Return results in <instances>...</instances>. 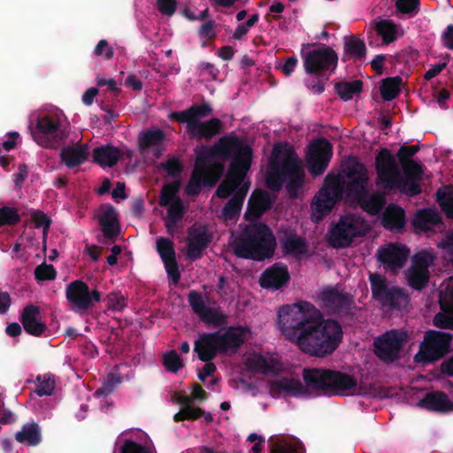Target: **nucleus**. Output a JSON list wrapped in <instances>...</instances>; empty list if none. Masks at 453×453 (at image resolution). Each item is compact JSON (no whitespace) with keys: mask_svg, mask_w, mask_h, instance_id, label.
<instances>
[{"mask_svg":"<svg viewBox=\"0 0 453 453\" xmlns=\"http://www.w3.org/2000/svg\"><path fill=\"white\" fill-rule=\"evenodd\" d=\"M276 326L299 349L315 357L334 352L343 335L338 322L322 319L319 311L307 302L280 306L277 311Z\"/></svg>","mask_w":453,"mask_h":453,"instance_id":"obj_1","label":"nucleus"},{"mask_svg":"<svg viewBox=\"0 0 453 453\" xmlns=\"http://www.w3.org/2000/svg\"><path fill=\"white\" fill-rule=\"evenodd\" d=\"M367 180V170L355 159L349 160L347 168L337 175H327L324 186L311 203L312 220L319 221L324 219L344 194L356 199L365 211L377 214L384 204V197L380 194L370 195L365 191Z\"/></svg>","mask_w":453,"mask_h":453,"instance_id":"obj_2","label":"nucleus"},{"mask_svg":"<svg viewBox=\"0 0 453 453\" xmlns=\"http://www.w3.org/2000/svg\"><path fill=\"white\" fill-rule=\"evenodd\" d=\"M244 146L250 145L246 141L229 134L222 137L213 148H201L197 150V157L192 177L187 186V193L197 194L202 184L214 185L223 171L221 160L229 157L232 163L234 156L241 158V147Z\"/></svg>","mask_w":453,"mask_h":453,"instance_id":"obj_3","label":"nucleus"},{"mask_svg":"<svg viewBox=\"0 0 453 453\" xmlns=\"http://www.w3.org/2000/svg\"><path fill=\"white\" fill-rule=\"evenodd\" d=\"M403 153L412 156L416 153L413 147L402 148L399 151L401 165L403 170L400 173L395 157L387 150H381L376 157V170L378 174L377 186L385 190L397 188L401 192L413 196L419 192L418 183L422 170L419 164L413 160L404 159Z\"/></svg>","mask_w":453,"mask_h":453,"instance_id":"obj_4","label":"nucleus"},{"mask_svg":"<svg viewBox=\"0 0 453 453\" xmlns=\"http://www.w3.org/2000/svg\"><path fill=\"white\" fill-rule=\"evenodd\" d=\"M241 162L240 158L234 156L224 181L217 190L219 197L232 196L223 210L226 221L234 220L239 216L250 188V181L246 179V175L251 165L252 152L250 146L241 147Z\"/></svg>","mask_w":453,"mask_h":453,"instance_id":"obj_5","label":"nucleus"},{"mask_svg":"<svg viewBox=\"0 0 453 453\" xmlns=\"http://www.w3.org/2000/svg\"><path fill=\"white\" fill-rule=\"evenodd\" d=\"M302 162L297 158L292 146L279 143L273 148L269 164L265 169L266 185L273 190H279L288 180V189L296 194L304 179Z\"/></svg>","mask_w":453,"mask_h":453,"instance_id":"obj_6","label":"nucleus"},{"mask_svg":"<svg viewBox=\"0 0 453 453\" xmlns=\"http://www.w3.org/2000/svg\"><path fill=\"white\" fill-rule=\"evenodd\" d=\"M303 378L313 395H363L361 386L353 375L335 370L305 369Z\"/></svg>","mask_w":453,"mask_h":453,"instance_id":"obj_7","label":"nucleus"},{"mask_svg":"<svg viewBox=\"0 0 453 453\" xmlns=\"http://www.w3.org/2000/svg\"><path fill=\"white\" fill-rule=\"evenodd\" d=\"M230 245L240 257L263 260L273 255L276 241L267 226L250 224L241 235H233Z\"/></svg>","mask_w":453,"mask_h":453,"instance_id":"obj_8","label":"nucleus"},{"mask_svg":"<svg viewBox=\"0 0 453 453\" xmlns=\"http://www.w3.org/2000/svg\"><path fill=\"white\" fill-rule=\"evenodd\" d=\"M32 137L42 147L54 148L67 136L69 123L64 112L57 107L42 109L30 115Z\"/></svg>","mask_w":453,"mask_h":453,"instance_id":"obj_9","label":"nucleus"},{"mask_svg":"<svg viewBox=\"0 0 453 453\" xmlns=\"http://www.w3.org/2000/svg\"><path fill=\"white\" fill-rule=\"evenodd\" d=\"M250 336V330L246 326H231L213 334H203L196 342L195 351L201 360L208 362L218 354L235 352Z\"/></svg>","mask_w":453,"mask_h":453,"instance_id":"obj_10","label":"nucleus"},{"mask_svg":"<svg viewBox=\"0 0 453 453\" xmlns=\"http://www.w3.org/2000/svg\"><path fill=\"white\" fill-rule=\"evenodd\" d=\"M370 229V225L359 215L342 216L331 228L328 242L334 248L350 245L355 238L364 236Z\"/></svg>","mask_w":453,"mask_h":453,"instance_id":"obj_11","label":"nucleus"},{"mask_svg":"<svg viewBox=\"0 0 453 453\" xmlns=\"http://www.w3.org/2000/svg\"><path fill=\"white\" fill-rule=\"evenodd\" d=\"M207 105L195 106L187 111L172 114L180 122L187 124V129L193 137H210L219 133L221 122L218 119H212L207 122H201V119L211 112Z\"/></svg>","mask_w":453,"mask_h":453,"instance_id":"obj_12","label":"nucleus"},{"mask_svg":"<svg viewBox=\"0 0 453 453\" xmlns=\"http://www.w3.org/2000/svg\"><path fill=\"white\" fill-rule=\"evenodd\" d=\"M452 335L449 333L430 330L426 333L419 351L415 356L418 362H434L450 350Z\"/></svg>","mask_w":453,"mask_h":453,"instance_id":"obj_13","label":"nucleus"},{"mask_svg":"<svg viewBox=\"0 0 453 453\" xmlns=\"http://www.w3.org/2000/svg\"><path fill=\"white\" fill-rule=\"evenodd\" d=\"M370 281L373 297L382 305L402 308L408 303V296L399 288L388 285L379 274H371Z\"/></svg>","mask_w":453,"mask_h":453,"instance_id":"obj_14","label":"nucleus"},{"mask_svg":"<svg viewBox=\"0 0 453 453\" xmlns=\"http://www.w3.org/2000/svg\"><path fill=\"white\" fill-rule=\"evenodd\" d=\"M178 189V182L167 184L162 188L160 196V205L167 209L165 220L169 234L173 233L176 224L181 219L185 211L181 200L176 196Z\"/></svg>","mask_w":453,"mask_h":453,"instance_id":"obj_15","label":"nucleus"},{"mask_svg":"<svg viewBox=\"0 0 453 453\" xmlns=\"http://www.w3.org/2000/svg\"><path fill=\"white\" fill-rule=\"evenodd\" d=\"M434 255L430 250H421L415 253L411 266L406 272L408 284L416 289L423 288L428 281V267L433 265Z\"/></svg>","mask_w":453,"mask_h":453,"instance_id":"obj_16","label":"nucleus"},{"mask_svg":"<svg viewBox=\"0 0 453 453\" xmlns=\"http://www.w3.org/2000/svg\"><path fill=\"white\" fill-rule=\"evenodd\" d=\"M69 306L76 312H83L94 306L100 300L97 290H90L86 283L75 280L70 283L65 289Z\"/></svg>","mask_w":453,"mask_h":453,"instance_id":"obj_17","label":"nucleus"},{"mask_svg":"<svg viewBox=\"0 0 453 453\" xmlns=\"http://www.w3.org/2000/svg\"><path fill=\"white\" fill-rule=\"evenodd\" d=\"M188 301L194 312L205 323L220 326L226 322V317L220 311L218 304L196 291L189 293Z\"/></svg>","mask_w":453,"mask_h":453,"instance_id":"obj_18","label":"nucleus"},{"mask_svg":"<svg viewBox=\"0 0 453 453\" xmlns=\"http://www.w3.org/2000/svg\"><path fill=\"white\" fill-rule=\"evenodd\" d=\"M304 69L309 73H319L325 70L334 69L337 65L335 52L326 46H320L313 50L305 51L302 49Z\"/></svg>","mask_w":453,"mask_h":453,"instance_id":"obj_19","label":"nucleus"},{"mask_svg":"<svg viewBox=\"0 0 453 453\" xmlns=\"http://www.w3.org/2000/svg\"><path fill=\"white\" fill-rule=\"evenodd\" d=\"M333 148L326 139L311 142L308 147L306 164L312 175L323 173L332 157Z\"/></svg>","mask_w":453,"mask_h":453,"instance_id":"obj_20","label":"nucleus"},{"mask_svg":"<svg viewBox=\"0 0 453 453\" xmlns=\"http://www.w3.org/2000/svg\"><path fill=\"white\" fill-rule=\"evenodd\" d=\"M244 363L248 370L265 375H278L284 370L283 364L275 354L248 352L245 354Z\"/></svg>","mask_w":453,"mask_h":453,"instance_id":"obj_21","label":"nucleus"},{"mask_svg":"<svg viewBox=\"0 0 453 453\" xmlns=\"http://www.w3.org/2000/svg\"><path fill=\"white\" fill-rule=\"evenodd\" d=\"M406 339L407 334L405 332L388 331L375 340V352L380 359L392 361L398 357Z\"/></svg>","mask_w":453,"mask_h":453,"instance_id":"obj_22","label":"nucleus"},{"mask_svg":"<svg viewBox=\"0 0 453 453\" xmlns=\"http://www.w3.org/2000/svg\"><path fill=\"white\" fill-rule=\"evenodd\" d=\"M439 303L441 311L434 319V326L453 329V278L441 285Z\"/></svg>","mask_w":453,"mask_h":453,"instance_id":"obj_23","label":"nucleus"},{"mask_svg":"<svg viewBox=\"0 0 453 453\" xmlns=\"http://www.w3.org/2000/svg\"><path fill=\"white\" fill-rule=\"evenodd\" d=\"M410 256V250L401 243H388L380 247L377 258L386 269L395 271L405 264Z\"/></svg>","mask_w":453,"mask_h":453,"instance_id":"obj_24","label":"nucleus"},{"mask_svg":"<svg viewBox=\"0 0 453 453\" xmlns=\"http://www.w3.org/2000/svg\"><path fill=\"white\" fill-rule=\"evenodd\" d=\"M165 135L160 130H148L139 135V150L147 161L153 162L164 150Z\"/></svg>","mask_w":453,"mask_h":453,"instance_id":"obj_25","label":"nucleus"},{"mask_svg":"<svg viewBox=\"0 0 453 453\" xmlns=\"http://www.w3.org/2000/svg\"><path fill=\"white\" fill-rule=\"evenodd\" d=\"M205 398V392L203 388L195 385L191 396L185 395L179 392L174 395L175 402L181 404V408L178 413L174 415L175 421H180L183 419H195L201 416L202 410L199 408H194L190 405L192 400H199Z\"/></svg>","mask_w":453,"mask_h":453,"instance_id":"obj_26","label":"nucleus"},{"mask_svg":"<svg viewBox=\"0 0 453 453\" xmlns=\"http://www.w3.org/2000/svg\"><path fill=\"white\" fill-rule=\"evenodd\" d=\"M157 250L164 262L168 276L176 284L180 280V273L173 242L167 238H158L157 240Z\"/></svg>","mask_w":453,"mask_h":453,"instance_id":"obj_27","label":"nucleus"},{"mask_svg":"<svg viewBox=\"0 0 453 453\" xmlns=\"http://www.w3.org/2000/svg\"><path fill=\"white\" fill-rule=\"evenodd\" d=\"M211 241V235L205 226L195 225L189 230L188 239L187 256L190 259H196L200 257L202 250Z\"/></svg>","mask_w":453,"mask_h":453,"instance_id":"obj_28","label":"nucleus"},{"mask_svg":"<svg viewBox=\"0 0 453 453\" xmlns=\"http://www.w3.org/2000/svg\"><path fill=\"white\" fill-rule=\"evenodd\" d=\"M271 389L274 393H279L288 396H303L308 394L312 395L306 386L303 387L301 381L293 376L280 377L273 381L271 383Z\"/></svg>","mask_w":453,"mask_h":453,"instance_id":"obj_29","label":"nucleus"},{"mask_svg":"<svg viewBox=\"0 0 453 453\" xmlns=\"http://www.w3.org/2000/svg\"><path fill=\"white\" fill-rule=\"evenodd\" d=\"M273 202V197L265 192L256 190L252 193L245 218L249 221H253L260 217Z\"/></svg>","mask_w":453,"mask_h":453,"instance_id":"obj_30","label":"nucleus"},{"mask_svg":"<svg viewBox=\"0 0 453 453\" xmlns=\"http://www.w3.org/2000/svg\"><path fill=\"white\" fill-rule=\"evenodd\" d=\"M60 156L65 166L74 168L88 160L89 147L88 144L68 145L62 149Z\"/></svg>","mask_w":453,"mask_h":453,"instance_id":"obj_31","label":"nucleus"},{"mask_svg":"<svg viewBox=\"0 0 453 453\" xmlns=\"http://www.w3.org/2000/svg\"><path fill=\"white\" fill-rule=\"evenodd\" d=\"M289 280L285 266L275 265L264 272L260 277V285L265 288L279 289Z\"/></svg>","mask_w":453,"mask_h":453,"instance_id":"obj_32","label":"nucleus"},{"mask_svg":"<svg viewBox=\"0 0 453 453\" xmlns=\"http://www.w3.org/2000/svg\"><path fill=\"white\" fill-rule=\"evenodd\" d=\"M418 406L432 411L449 412L453 411V400L442 392H434L419 400Z\"/></svg>","mask_w":453,"mask_h":453,"instance_id":"obj_33","label":"nucleus"},{"mask_svg":"<svg viewBox=\"0 0 453 453\" xmlns=\"http://www.w3.org/2000/svg\"><path fill=\"white\" fill-rule=\"evenodd\" d=\"M320 306L329 311H335L345 305L349 296L334 288H324L319 296Z\"/></svg>","mask_w":453,"mask_h":453,"instance_id":"obj_34","label":"nucleus"},{"mask_svg":"<svg viewBox=\"0 0 453 453\" xmlns=\"http://www.w3.org/2000/svg\"><path fill=\"white\" fill-rule=\"evenodd\" d=\"M413 226L417 232H428L441 227L439 213L433 209L418 211L413 219Z\"/></svg>","mask_w":453,"mask_h":453,"instance_id":"obj_35","label":"nucleus"},{"mask_svg":"<svg viewBox=\"0 0 453 453\" xmlns=\"http://www.w3.org/2000/svg\"><path fill=\"white\" fill-rule=\"evenodd\" d=\"M22 325L28 334L36 336L42 334L46 328L45 325L41 321L39 309L32 305L24 309Z\"/></svg>","mask_w":453,"mask_h":453,"instance_id":"obj_36","label":"nucleus"},{"mask_svg":"<svg viewBox=\"0 0 453 453\" xmlns=\"http://www.w3.org/2000/svg\"><path fill=\"white\" fill-rule=\"evenodd\" d=\"M99 222L106 236H113L119 232V219L116 211L110 205H102L97 212Z\"/></svg>","mask_w":453,"mask_h":453,"instance_id":"obj_37","label":"nucleus"},{"mask_svg":"<svg viewBox=\"0 0 453 453\" xmlns=\"http://www.w3.org/2000/svg\"><path fill=\"white\" fill-rule=\"evenodd\" d=\"M94 161L102 167H111L114 165L120 157V151L119 149L104 145L100 146L93 150Z\"/></svg>","mask_w":453,"mask_h":453,"instance_id":"obj_38","label":"nucleus"},{"mask_svg":"<svg viewBox=\"0 0 453 453\" xmlns=\"http://www.w3.org/2000/svg\"><path fill=\"white\" fill-rule=\"evenodd\" d=\"M146 435L136 431L130 438L124 440L115 453H149L145 445Z\"/></svg>","mask_w":453,"mask_h":453,"instance_id":"obj_39","label":"nucleus"},{"mask_svg":"<svg viewBox=\"0 0 453 453\" xmlns=\"http://www.w3.org/2000/svg\"><path fill=\"white\" fill-rule=\"evenodd\" d=\"M15 437L20 443L35 446L42 441L41 429L35 422L27 423L17 432Z\"/></svg>","mask_w":453,"mask_h":453,"instance_id":"obj_40","label":"nucleus"},{"mask_svg":"<svg viewBox=\"0 0 453 453\" xmlns=\"http://www.w3.org/2000/svg\"><path fill=\"white\" fill-rule=\"evenodd\" d=\"M404 223L403 209L395 205H389L386 208L382 217V224L385 227L390 230H399L403 227Z\"/></svg>","mask_w":453,"mask_h":453,"instance_id":"obj_41","label":"nucleus"},{"mask_svg":"<svg viewBox=\"0 0 453 453\" xmlns=\"http://www.w3.org/2000/svg\"><path fill=\"white\" fill-rule=\"evenodd\" d=\"M283 251L287 255L302 258L307 254V246L305 242L296 235H290L286 237L281 242Z\"/></svg>","mask_w":453,"mask_h":453,"instance_id":"obj_42","label":"nucleus"},{"mask_svg":"<svg viewBox=\"0 0 453 453\" xmlns=\"http://www.w3.org/2000/svg\"><path fill=\"white\" fill-rule=\"evenodd\" d=\"M376 30L386 43L393 42L399 34V29L391 20L381 19L376 23Z\"/></svg>","mask_w":453,"mask_h":453,"instance_id":"obj_43","label":"nucleus"},{"mask_svg":"<svg viewBox=\"0 0 453 453\" xmlns=\"http://www.w3.org/2000/svg\"><path fill=\"white\" fill-rule=\"evenodd\" d=\"M437 199L446 215L453 218V188L446 186L440 188L437 192Z\"/></svg>","mask_w":453,"mask_h":453,"instance_id":"obj_44","label":"nucleus"},{"mask_svg":"<svg viewBox=\"0 0 453 453\" xmlns=\"http://www.w3.org/2000/svg\"><path fill=\"white\" fill-rule=\"evenodd\" d=\"M400 85L401 79L399 77L384 80L380 87L383 99L390 101L395 98L399 92Z\"/></svg>","mask_w":453,"mask_h":453,"instance_id":"obj_45","label":"nucleus"},{"mask_svg":"<svg viewBox=\"0 0 453 453\" xmlns=\"http://www.w3.org/2000/svg\"><path fill=\"white\" fill-rule=\"evenodd\" d=\"M362 88V82L360 81H353L349 82H342L336 85V90L342 99L347 101L353 97Z\"/></svg>","mask_w":453,"mask_h":453,"instance_id":"obj_46","label":"nucleus"},{"mask_svg":"<svg viewBox=\"0 0 453 453\" xmlns=\"http://www.w3.org/2000/svg\"><path fill=\"white\" fill-rule=\"evenodd\" d=\"M344 49L348 55L356 59H362L365 55V46L360 40L351 39L346 42Z\"/></svg>","mask_w":453,"mask_h":453,"instance_id":"obj_47","label":"nucleus"},{"mask_svg":"<svg viewBox=\"0 0 453 453\" xmlns=\"http://www.w3.org/2000/svg\"><path fill=\"white\" fill-rule=\"evenodd\" d=\"M38 385L35 390L36 394L40 396L50 395L54 390L55 381L50 376H43L37 378Z\"/></svg>","mask_w":453,"mask_h":453,"instance_id":"obj_48","label":"nucleus"},{"mask_svg":"<svg viewBox=\"0 0 453 453\" xmlns=\"http://www.w3.org/2000/svg\"><path fill=\"white\" fill-rule=\"evenodd\" d=\"M164 365L172 372H176L183 366L182 360L175 351H169L165 354Z\"/></svg>","mask_w":453,"mask_h":453,"instance_id":"obj_49","label":"nucleus"},{"mask_svg":"<svg viewBox=\"0 0 453 453\" xmlns=\"http://www.w3.org/2000/svg\"><path fill=\"white\" fill-rule=\"evenodd\" d=\"M19 219V214L14 208L0 207V226L14 224Z\"/></svg>","mask_w":453,"mask_h":453,"instance_id":"obj_50","label":"nucleus"},{"mask_svg":"<svg viewBox=\"0 0 453 453\" xmlns=\"http://www.w3.org/2000/svg\"><path fill=\"white\" fill-rule=\"evenodd\" d=\"M35 273L39 280H50L56 277V271L51 265L42 264L37 266Z\"/></svg>","mask_w":453,"mask_h":453,"instance_id":"obj_51","label":"nucleus"},{"mask_svg":"<svg viewBox=\"0 0 453 453\" xmlns=\"http://www.w3.org/2000/svg\"><path fill=\"white\" fill-rule=\"evenodd\" d=\"M32 220L35 226V227H42L43 231V242H45L47 230L50 226V220L49 218L42 211H35L32 214Z\"/></svg>","mask_w":453,"mask_h":453,"instance_id":"obj_52","label":"nucleus"},{"mask_svg":"<svg viewBox=\"0 0 453 453\" xmlns=\"http://www.w3.org/2000/svg\"><path fill=\"white\" fill-rule=\"evenodd\" d=\"M275 453H303V448L300 441L291 440L278 446Z\"/></svg>","mask_w":453,"mask_h":453,"instance_id":"obj_53","label":"nucleus"},{"mask_svg":"<svg viewBox=\"0 0 453 453\" xmlns=\"http://www.w3.org/2000/svg\"><path fill=\"white\" fill-rule=\"evenodd\" d=\"M419 0H397L396 8L402 13L413 14L418 11Z\"/></svg>","mask_w":453,"mask_h":453,"instance_id":"obj_54","label":"nucleus"},{"mask_svg":"<svg viewBox=\"0 0 453 453\" xmlns=\"http://www.w3.org/2000/svg\"><path fill=\"white\" fill-rule=\"evenodd\" d=\"M107 305L113 311H121L126 306V300L120 294H111L107 297Z\"/></svg>","mask_w":453,"mask_h":453,"instance_id":"obj_55","label":"nucleus"},{"mask_svg":"<svg viewBox=\"0 0 453 453\" xmlns=\"http://www.w3.org/2000/svg\"><path fill=\"white\" fill-rule=\"evenodd\" d=\"M159 12L167 16H172L176 9L175 0H157Z\"/></svg>","mask_w":453,"mask_h":453,"instance_id":"obj_56","label":"nucleus"},{"mask_svg":"<svg viewBox=\"0 0 453 453\" xmlns=\"http://www.w3.org/2000/svg\"><path fill=\"white\" fill-rule=\"evenodd\" d=\"M95 54L110 59L112 58L113 52L108 42L105 40H101L95 49Z\"/></svg>","mask_w":453,"mask_h":453,"instance_id":"obj_57","label":"nucleus"},{"mask_svg":"<svg viewBox=\"0 0 453 453\" xmlns=\"http://www.w3.org/2000/svg\"><path fill=\"white\" fill-rule=\"evenodd\" d=\"M438 247L443 250L445 255L453 262V233L448 234L445 239L438 244Z\"/></svg>","mask_w":453,"mask_h":453,"instance_id":"obj_58","label":"nucleus"},{"mask_svg":"<svg viewBox=\"0 0 453 453\" xmlns=\"http://www.w3.org/2000/svg\"><path fill=\"white\" fill-rule=\"evenodd\" d=\"M96 85L98 87L107 86L111 91L117 92L119 90V84L114 79L111 78L106 79L103 76H97Z\"/></svg>","mask_w":453,"mask_h":453,"instance_id":"obj_59","label":"nucleus"},{"mask_svg":"<svg viewBox=\"0 0 453 453\" xmlns=\"http://www.w3.org/2000/svg\"><path fill=\"white\" fill-rule=\"evenodd\" d=\"M163 169L172 176H175L181 170L180 163L178 159L168 160L164 165Z\"/></svg>","mask_w":453,"mask_h":453,"instance_id":"obj_60","label":"nucleus"},{"mask_svg":"<svg viewBox=\"0 0 453 453\" xmlns=\"http://www.w3.org/2000/svg\"><path fill=\"white\" fill-rule=\"evenodd\" d=\"M298 60L296 57L288 58L286 62L280 66V70L286 76H289L295 71Z\"/></svg>","mask_w":453,"mask_h":453,"instance_id":"obj_61","label":"nucleus"},{"mask_svg":"<svg viewBox=\"0 0 453 453\" xmlns=\"http://www.w3.org/2000/svg\"><path fill=\"white\" fill-rule=\"evenodd\" d=\"M215 34V26L211 21L204 23L200 29V35L206 39L211 38Z\"/></svg>","mask_w":453,"mask_h":453,"instance_id":"obj_62","label":"nucleus"},{"mask_svg":"<svg viewBox=\"0 0 453 453\" xmlns=\"http://www.w3.org/2000/svg\"><path fill=\"white\" fill-rule=\"evenodd\" d=\"M19 137V134L17 132L9 133L7 140L3 142V148L5 150H12L16 146Z\"/></svg>","mask_w":453,"mask_h":453,"instance_id":"obj_63","label":"nucleus"},{"mask_svg":"<svg viewBox=\"0 0 453 453\" xmlns=\"http://www.w3.org/2000/svg\"><path fill=\"white\" fill-rule=\"evenodd\" d=\"M444 45L453 50V26H449L442 36Z\"/></svg>","mask_w":453,"mask_h":453,"instance_id":"obj_64","label":"nucleus"}]
</instances>
